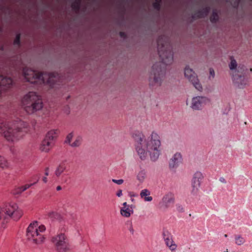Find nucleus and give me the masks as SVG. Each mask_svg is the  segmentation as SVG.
Instances as JSON below:
<instances>
[{
    "label": "nucleus",
    "instance_id": "1",
    "mask_svg": "<svg viewBox=\"0 0 252 252\" xmlns=\"http://www.w3.org/2000/svg\"><path fill=\"white\" fill-rule=\"evenodd\" d=\"M132 137L136 151L141 160H145L148 154L152 161L158 160L161 154V148L160 136L156 132H152L146 139L142 132L135 131L132 134Z\"/></svg>",
    "mask_w": 252,
    "mask_h": 252
},
{
    "label": "nucleus",
    "instance_id": "2",
    "mask_svg": "<svg viewBox=\"0 0 252 252\" xmlns=\"http://www.w3.org/2000/svg\"><path fill=\"white\" fill-rule=\"evenodd\" d=\"M158 53L161 63H157L152 67V76H153L152 83L160 86L165 72V65L170 64L173 61L172 47L168 37L161 35L157 40Z\"/></svg>",
    "mask_w": 252,
    "mask_h": 252
},
{
    "label": "nucleus",
    "instance_id": "3",
    "mask_svg": "<svg viewBox=\"0 0 252 252\" xmlns=\"http://www.w3.org/2000/svg\"><path fill=\"white\" fill-rule=\"evenodd\" d=\"M28 124L17 120L10 122L0 121V133L9 141H14L21 138L29 130Z\"/></svg>",
    "mask_w": 252,
    "mask_h": 252
},
{
    "label": "nucleus",
    "instance_id": "4",
    "mask_svg": "<svg viewBox=\"0 0 252 252\" xmlns=\"http://www.w3.org/2000/svg\"><path fill=\"white\" fill-rule=\"evenodd\" d=\"M22 73L27 81L32 83H39L52 86L56 83L59 78V74L57 72L42 73L26 67L23 68Z\"/></svg>",
    "mask_w": 252,
    "mask_h": 252
},
{
    "label": "nucleus",
    "instance_id": "5",
    "mask_svg": "<svg viewBox=\"0 0 252 252\" xmlns=\"http://www.w3.org/2000/svg\"><path fill=\"white\" fill-rule=\"evenodd\" d=\"M23 214V211L14 203L0 207V225L4 227L10 219L14 220H19Z\"/></svg>",
    "mask_w": 252,
    "mask_h": 252
},
{
    "label": "nucleus",
    "instance_id": "6",
    "mask_svg": "<svg viewBox=\"0 0 252 252\" xmlns=\"http://www.w3.org/2000/svg\"><path fill=\"white\" fill-rule=\"evenodd\" d=\"M22 104L25 111L29 114L34 113L43 107L41 96L33 92H29L23 97Z\"/></svg>",
    "mask_w": 252,
    "mask_h": 252
},
{
    "label": "nucleus",
    "instance_id": "7",
    "mask_svg": "<svg viewBox=\"0 0 252 252\" xmlns=\"http://www.w3.org/2000/svg\"><path fill=\"white\" fill-rule=\"evenodd\" d=\"M45 230L44 225L38 226L37 221H33L29 225L27 229V239L34 244H41L45 239L42 233Z\"/></svg>",
    "mask_w": 252,
    "mask_h": 252
},
{
    "label": "nucleus",
    "instance_id": "8",
    "mask_svg": "<svg viewBox=\"0 0 252 252\" xmlns=\"http://www.w3.org/2000/svg\"><path fill=\"white\" fill-rule=\"evenodd\" d=\"M237 66L236 61L231 57L229 66L230 70H235L232 74L233 82L239 88H243L248 84V80L243 75V72L245 70L244 66H239L237 68Z\"/></svg>",
    "mask_w": 252,
    "mask_h": 252
},
{
    "label": "nucleus",
    "instance_id": "9",
    "mask_svg": "<svg viewBox=\"0 0 252 252\" xmlns=\"http://www.w3.org/2000/svg\"><path fill=\"white\" fill-rule=\"evenodd\" d=\"M52 241L58 252H66L70 250L68 240L65 235L60 232L54 236Z\"/></svg>",
    "mask_w": 252,
    "mask_h": 252
},
{
    "label": "nucleus",
    "instance_id": "10",
    "mask_svg": "<svg viewBox=\"0 0 252 252\" xmlns=\"http://www.w3.org/2000/svg\"><path fill=\"white\" fill-rule=\"evenodd\" d=\"M58 134V130L53 129L49 131L40 145V150L44 152H48L52 148L53 141L56 138Z\"/></svg>",
    "mask_w": 252,
    "mask_h": 252
},
{
    "label": "nucleus",
    "instance_id": "11",
    "mask_svg": "<svg viewBox=\"0 0 252 252\" xmlns=\"http://www.w3.org/2000/svg\"><path fill=\"white\" fill-rule=\"evenodd\" d=\"M184 73L185 77L192 83L195 89L199 91H201L202 90V86L199 83L197 77L193 70L189 68V66H186L185 68Z\"/></svg>",
    "mask_w": 252,
    "mask_h": 252
},
{
    "label": "nucleus",
    "instance_id": "12",
    "mask_svg": "<svg viewBox=\"0 0 252 252\" xmlns=\"http://www.w3.org/2000/svg\"><path fill=\"white\" fill-rule=\"evenodd\" d=\"M204 176L201 172L197 171L193 175L191 180V193L193 195H196L200 187Z\"/></svg>",
    "mask_w": 252,
    "mask_h": 252
},
{
    "label": "nucleus",
    "instance_id": "13",
    "mask_svg": "<svg viewBox=\"0 0 252 252\" xmlns=\"http://www.w3.org/2000/svg\"><path fill=\"white\" fill-rule=\"evenodd\" d=\"M209 99L205 96H198L192 99L191 107L194 110L201 109L207 102Z\"/></svg>",
    "mask_w": 252,
    "mask_h": 252
},
{
    "label": "nucleus",
    "instance_id": "14",
    "mask_svg": "<svg viewBox=\"0 0 252 252\" xmlns=\"http://www.w3.org/2000/svg\"><path fill=\"white\" fill-rule=\"evenodd\" d=\"M13 81L10 77H4L0 74V97L4 91L12 85Z\"/></svg>",
    "mask_w": 252,
    "mask_h": 252
},
{
    "label": "nucleus",
    "instance_id": "15",
    "mask_svg": "<svg viewBox=\"0 0 252 252\" xmlns=\"http://www.w3.org/2000/svg\"><path fill=\"white\" fill-rule=\"evenodd\" d=\"M174 202V194L171 192H168L163 196L162 200L159 203V206L160 208L165 209L169 207Z\"/></svg>",
    "mask_w": 252,
    "mask_h": 252
},
{
    "label": "nucleus",
    "instance_id": "16",
    "mask_svg": "<svg viewBox=\"0 0 252 252\" xmlns=\"http://www.w3.org/2000/svg\"><path fill=\"white\" fill-rule=\"evenodd\" d=\"M163 236L166 246L171 251H175L177 248V245L173 240L172 235L166 231L163 232Z\"/></svg>",
    "mask_w": 252,
    "mask_h": 252
},
{
    "label": "nucleus",
    "instance_id": "17",
    "mask_svg": "<svg viewBox=\"0 0 252 252\" xmlns=\"http://www.w3.org/2000/svg\"><path fill=\"white\" fill-rule=\"evenodd\" d=\"M182 156L180 153L174 154L169 161V167L170 169H176L182 163Z\"/></svg>",
    "mask_w": 252,
    "mask_h": 252
},
{
    "label": "nucleus",
    "instance_id": "18",
    "mask_svg": "<svg viewBox=\"0 0 252 252\" xmlns=\"http://www.w3.org/2000/svg\"><path fill=\"white\" fill-rule=\"evenodd\" d=\"M151 192L148 189H142L140 193V196L145 201L151 202L153 200V197L150 196Z\"/></svg>",
    "mask_w": 252,
    "mask_h": 252
},
{
    "label": "nucleus",
    "instance_id": "19",
    "mask_svg": "<svg viewBox=\"0 0 252 252\" xmlns=\"http://www.w3.org/2000/svg\"><path fill=\"white\" fill-rule=\"evenodd\" d=\"M147 177V171L144 169H141L136 174V179L140 184L143 183Z\"/></svg>",
    "mask_w": 252,
    "mask_h": 252
},
{
    "label": "nucleus",
    "instance_id": "20",
    "mask_svg": "<svg viewBox=\"0 0 252 252\" xmlns=\"http://www.w3.org/2000/svg\"><path fill=\"white\" fill-rule=\"evenodd\" d=\"M35 183L31 184H27L24 186H22L21 187H18L15 188L12 191V193L13 195H18L24 191L26 190L27 189H29L32 185H34Z\"/></svg>",
    "mask_w": 252,
    "mask_h": 252
},
{
    "label": "nucleus",
    "instance_id": "21",
    "mask_svg": "<svg viewBox=\"0 0 252 252\" xmlns=\"http://www.w3.org/2000/svg\"><path fill=\"white\" fill-rule=\"evenodd\" d=\"M67 164L65 162H61L57 167L55 171V175L59 177L63 171L66 170Z\"/></svg>",
    "mask_w": 252,
    "mask_h": 252
},
{
    "label": "nucleus",
    "instance_id": "22",
    "mask_svg": "<svg viewBox=\"0 0 252 252\" xmlns=\"http://www.w3.org/2000/svg\"><path fill=\"white\" fill-rule=\"evenodd\" d=\"M120 213L122 216L128 218L133 213L132 207H123L121 209Z\"/></svg>",
    "mask_w": 252,
    "mask_h": 252
},
{
    "label": "nucleus",
    "instance_id": "23",
    "mask_svg": "<svg viewBox=\"0 0 252 252\" xmlns=\"http://www.w3.org/2000/svg\"><path fill=\"white\" fill-rule=\"evenodd\" d=\"M210 19L212 23H216L218 21L219 15L216 10H213Z\"/></svg>",
    "mask_w": 252,
    "mask_h": 252
},
{
    "label": "nucleus",
    "instance_id": "24",
    "mask_svg": "<svg viewBox=\"0 0 252 252\" xmlns=\"http://www.w3.org/2000/svg\"><path fill=\"white\" fill-rule=\"evenodd\" d=\"M235 243L238 245H241L245 242V239L240 235L235 236Z\"/></svg>",
    "mask_w": 252,
    "mask_h": 252
},
{
    "label": "nucleus",
    "instance_id": "25",
    "mask_svg": "<svg viewBox=\"0 0 252 252\" xmlns=\"http://www.w3.org/2000/svg\"><path fill=\"white\" fill-rule=\"evenodd\" d=\"M8 166V163L4 158L0 156V167L2 168H6Z\"/></svg>",
    "mask_w": 252,
    "mask_h": 252
},
{
    "label": "nucleus",
    "instance_id": "26",
    "mask_svg": "<svg viewBox=\"0 0 252 252\" xmlns=\"http://www.w3.org/2000/svg\"><path fill=\"white\" fill-rule=\"evenodd\" d=\"M72 8L75 11H79L80 8V0L74 1L71 4Z\"/></svg>",
    "mask_w": 252,
    "mask_h": 252
},
{
    "label": "nucleus",
    "instance_id": "27",
    "mask_svg": "<svg viewBox=\"0 0 252 252\" xmlns=\"http://www.w3.org/2000/svg\"><path fill=\"white\" fill-rule=\"evenodd\" d=\"M204 17H205V16H204L201 10L197 11L192 15V18L194 19L202 18Z\"/></svg>",
    "mask_w": 252,
    "mask_h": 252
},
{
    "label": "nucleus",
    "instance_id": "28",
    "mask_svg": "<svg viewBox=\"0 0 252 252\" xmlns=\"http://www.w3.org/2000/svg\"><path fill=\"white\" fill-rule=\"evenodd\" d=\"M162 0H156L153 3V6L156 10L159 11L161 7V2Z\"/></svg>",
    "mask_w": 252,
    "mask_h": 252
},
{
    "label": "nucleus",
    "instance_id": "29",
    "mask_svg": "<svg viewBox=\"0 0 252 252\" xmlns=\"http://www.w3.org/2000/svg\"><path fill=\"white\" fill-rule=\"evenodd\" d=\"M81 143V138L80 137H77L74 142L70 144V145L73 147H78Z\"/></svg>",
    "mask_w": 252,
    "mask_h": 252
},
{
    "label": "nucleus",
    "instance_id": "30",
    "mask_svg": "<svg viewBox=\"0 0 252 252\" xmlns=\"http://www.w3.org/2000/svg\"><path fill=\"white\" fill-rule=\"evenodd\" d=\"M201 10L203 12L204 16L206 17V16L208 15L209 12H210V8L209 6H206Z\"/></svg>",
    "mask_w": 252,
    "mask_h": 252
},
{
    "label": "nucleus",
    "instance_id": "31",
    "mask_svg": "<svg viewBox=\"0 0 252 252\" xmlns=\"http://www.w3.org/2000/svg\"><path fill=\"white\" fill-rule=\"evenodd\" d=\"M48 216L51 219H58L59 218V214L54 212H50L48 214Z\"/></svg>",
    "mask_w": 252,
    "mask_h": 252
},
{
    "label": "nucleus",
    "instance_id": "32",
    "mask_svg": "<svg viewBox=\"0 0 252 252\" xmlns=\"http://www.w3.org/2000/svg\"><path fill=\"white\" fill-rule=\"evenodd\" d=\"M20 34H17L14 41V44L18 46L20 44Z\"/></svg>",
    "mask_w": 252,
    "mask_h": 252
},
{
    "label": "nucleus",
    "instance_id": "33",
    "mask_svg": "<svg viewBox=\"0 0 252 252\" xmlns=\"http://www.w3.org/2000/svg\"><path fill=\"white\" fill-rule=\"evenodd\" d=\"M72 137H73L72 133H70L68 134L66 136V139L65 141V143H68L70 145V144H71V140L72 139Z\"/></svg>",
    "mask_w": 252,
    "mask_h": 252
},
{
    "label": "nucleus",
    "instance_id": "34",
    "mask_svg": "<svg viewBox=\"0 0 252 252\" xmlns=\"http://www.w3.org/2000/svg\"><path fill=\"white\" fill-rule=\"evenodd\" d=\"M112 182L114 183H116L118 185H122L124 183V180L123 179H112Z\"/></svg>",
    "mask_w": 252,
    "mask_h": 252
},
{
    "label": "nucleus",
    "instance_id": "35",
    "mask_svg": "<svg viewBox=\"0 0 252 252\" xmlns=\"http://www.w3.org/2000/svg\"><path fill=\"white\" fill-rule=\"evenodd\" d=\"M177 210L180 212H183L185 211L184 207L180 205H177Z\"/></svg>",
    "mask_w": 252,
    "mask_h": 252
},
{
    "label": "nucleus",
    "instance_id": "36",
    "mask_svg": "<svg viewBox=\"0 0 252 252\" xmlns=\"http://www.w3.org/2000/svg\"><path fill=\"white\" fill-rule=\"evenodd\" d=\"M219 181L222 183L225 184L226 183L225 179L223 177H220Z\"/></svg>",
    "mask_w": 252,
    "mask_h": 252
},
{
    "label": "nucleus",
    "instance_id": "37",
    "mask_svg": "<svg viewBox=\"0 0 252 252\" xmlns=\"http://www.w3.org/2000/svg\"><path fill=\"white\" fill-rule=\"evenodd\" d=\"M116 194L118 197H121L122 195V190L121 189L118 190Z\"/></svg>",
    "mask_w": 252,
    "mask_h": 252
},
{
    "label": "nucleus",
    "instance_id": "38",
    "mask_svg": "<svg viewBox=\"0 0 252 252\" xmlns=\"http://www.w3.org/2000/svg\"><path fill=\"white\" fill-rule=\"evenodd\" d=\"M123 207H131V206L129 205H127L126 202H124L123 204Z\"/></svg>",
    "mask_w": 252,
    "mask_h": 252
},
{
    "label": "nucleus",
    "instance_id": "39",
    "mask_svg": "<svg viewBox=\"0 0 252 252\" xmlns=\"http://www.w3.org/2000/svg\"><path fill=\"white\" fill-rule=\"evenodd\" d=\"M120 35L121 37H125V33L124 32H120Z\"/></svg>",
    "mask_w": 252,
    "mask_h": 252
},
{
    "label": "nucleus",
    "instance_id": "40",
    "mask_svg": "<svg viewBox=\"0 0 252 252\" xmlns=\"http://www.w3.org/2000/svg\"><path fill=\"white\" fill-rule=\"evenodd\" d=\"M48 170H49L48 168H47L46 169V170H45V175H46V176H48V174H49Z\"/></svg>",
    "mask_w": 252,
    "mask_h": 252
},
{
    "label": "nucleus",
    "instance_id": "41",
    "mask_svg": "<svg viewBox=\"0 0 252 252\" xmlns=\"http://www.w3.org/2000/svg\"><path fill=\"white\" fill-rule=\"evenodd\" d=\"M42 180H43V181L44 183H46V182H47V178H46V177H44V178H43V179H42Z\"/></svg>",
    "mask_w": 252,
    "mask_h": 252
},
{
    "label": "nucleus",
    "instance_id": "42",
    "mask_svg": "<svg viewBox=\"0 0 252 252\" xmlns=\"http://www.w3.org/2000/svg\"><path fill=\"white\" fill-rule=\"evenodd\" d=\"M61 189H62V187H61V186H58V187H57V190H58V191H59V190H61Z\"/></svg>",
    "mask_w": 252,
    "mask_h": 252
},
{
    "label": "nucleus",
    "instance_id": "43",
    "mask_svg": "<svg viewBox=\"0 0 252 252\" xmlns=\"http://www.w3.org/2000/svg\"><path fill=\"white\" fill-rule=\"evenodd\" d=\"M129 231L132 233H133V229L132 227V226L130 227V228H129Z\"/></svg>",
    "mask_w": 252,
    "mask_h": 252
},
{
    "label": "nucleus",
    "instance_id": "44",
    "mask_svg": "<svg viewBox=\"0 0 252 252\" xmlns=\"http://www.w3.org/2000/svg\"><path fill=\"white\" fill-rule=\"evenodd\" d=\"M210 74L212 75H213V74H214V71L213 70L210 69Z\"/></svg>",
    "mask_w": 252,
    "mask_h": 252
},
{
    "label": "nucleus",
    "instance_id": "45",
    "mask_svg": "<svg viewBox=\"0 0 252 252\" xmlns=\"http://www.w3.org/2000/svg\"><path fill=\"white\" fill-rule=\"evenodd\" d=\"M224 237H227V234H224Z\"/></svg>",
    "mask_w": 252,
    "mask_h": 252
}]
</instances>
